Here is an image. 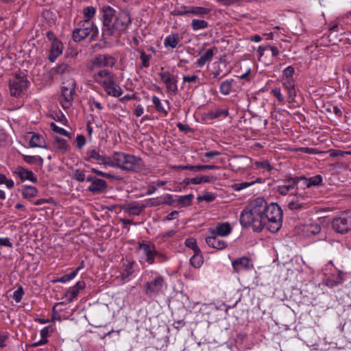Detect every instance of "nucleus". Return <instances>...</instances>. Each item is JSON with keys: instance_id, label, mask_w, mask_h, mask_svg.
<instances>
[{"instance_id": "1", "label": "nucleus", "mask_w": 351, "mask_h": 351, "mask_svg": "<svg viewBox=\"0 0 351 351\" xmlns=\"http://www.w3.org/2000/svg\"><path fill=\"white\" fill-rule=\"evenodd\" d=\"M265 199L257 197L249 202L240 215V223L245 228H252L254 231L260 232L265 226L264 212Z\"/></svg>"}, {"instance_id": "2", "label": "nucleus", "mask_w": 351, "mask_h": 351, "mask_svg": "<svg viewBox=\"0 0 351 351\" xmlns=\"http://www.w3.org/2000/svg\"><path fill=\"white\" fill-rule=\"evenodd\" d=\"M93 81L99 84L109 96L120 97L123 90L116 83L115 75L108 69H101L93 74Z\"/></svg>"}, {"instance_id": "3", "label": "nucleus", "mask_w": 351, "mask_h": 351, "mask_svg": "<svg viewBox=\"0 0 351 351\" xmlns=\"http://www.w3.org/2000/svg\"><path fill=\"white\" fill-rule=\"evenodd\" d=\"M282 210L276 203L267 204L265 201V224L273 233L278 232L282 225Z\"/></svg>"}, {"instance_id": "4", "label": "nucleus", "mask_w": 351, "mask_h": 351, "mask_svg": "<svg viewBox=\"0 0 351 351\" xmlns=\"http://www.w3.org/2000/svg\"><path fill=\"white\" fill-rule=\"evenodd\" d=\"M103 13V30L102 34L104 37L114 36L119 38L118 32L115 31L117 26L116 11L110 5H104L101 8Z\"/></svg>"}, {"instance_id": "5", "label": "nucleus", "mask_w": 351, "mask_h": 351, "mask_svg": "<svg viewBox=\"0 0 351 351\" xmlns=\"http://www.w3.org/2000/svg\"><path fill=\"white\" fill-rule=\"evenodd\" d=\"M114 160L117 168L127 171H138L143 165L140 158L123 152H115Z\"/></svg>"}, {"instance_id": "6", "label": "nucleus", "mask_w": 351, "mask_h": 351, "mask_svg": "<svg viewBox=\"0 0 351 351\" xmlns=\"http://www.w3.org/2000/svg\"><path fill=\"white\" fill-rule=\"evenodd\" d=\"M98 29L92 21H82L78 23V27L73 32V38L75 42H80L88 36L91 37L96 36Z\"/></svg>"}, {"instance_id": "7", "label": "nucleus", "mask_w": 351, "mask_h": 351, "mask_svg": "<svg viewBox=\"0 0 351 351\" xmlns=\"http://www.w3.org/2000/svg\"><path fill=\"white\" fill-rule=\"evenodd\" d=\"M29 82L27 80L26 75L23 74H16L10 80L9 86L12 96L21 97L23 90L29 86Z\"/></svg>"}, {"instance_id": "8", "label": "nucleus", "mask_w": 351, "mask_h": 351, "mask_svg": "<svg viewBox=\"0 0 351 351\" xmlns=\"http://www.w3.org/2000/svg\"><path fill=\"white\" fill-rule=\"evenodd\" d=\"M117 59L109 54H98L95 56L87 65V69L93 71L97 68L112 67L115 65Z\"/></svg>"}, {"instance_id": "9", "label": "nucleus", "mask_w": 351, "mask_h": 351, "mask_svg": "<svg viewBox=\"0 0 351 351\" xmlns=\"http://www.w3.org/2000/svg\"><path fill=\"white\" fill-rule=\"evenodd\" d=\"M75 93V82L73 80H69L63 83L62 86V97L60 101L64 109L69 108L73 104Z\"/></svg>"}, {"instance_id": "10", "label": "nucleus", "mask_w": 351, "mask_h": 351, "mask_svg": "<svg viewBox=\"0 0 351 351\" xmlns=\"http://www.w3.org/2000/svg\"><path fill=\"white\" fill-rule=\"evenodd\" d=\"M137 252L142 261L147 262L149 264L154 263V244L151 242L143 241L139 243Z\"/></svg>"}, {"instance_id": "11", "label": "nucleus", "mask_w": 351, "mask_h": 351, "mask_svg": "<svg viewBox=\"0 0 351 351\" xmlns=\"http://www.w3.org/2000/svg\"><path fill=\"white\" fill-rule=\"evenodd\" d=\"M117 26L115 31L118 32L119 37L121 34L126 32L128 27L131 25V16L128 12L121 10L116 14Z\"/></svg>"}, {"instance_id": "12", "label": "nucleus", "mask_w": 351, "mask_h": 351, "mask_svg": "<svg viewBox=\"0 0 351 351\" xmlns=\"http://www.w3.org/2000/svg\"><path fill=\"white\" fill-rule=\"evenodd\" d=\"M136 263L126 257L122 260V267L120 274L121 280L124 283L130 280L131 276L134 272Z\"/></svg>"}, {"instance_id": "13", "label": "nucleus", "mask_w": 351, "mask_h": 351, "mask_svg": "<svg viewBox=\"0 0 351 351\" xmlns=\"http://www.w3.org/2000/svg\"><path fill=\"white\" fill-rule=\"evenodd\" d=\"M210 235L208 236L205 241L208 247L217 250H222L227 247L228 243L226 241L223 240L221 237L213 234V232H209Z\"/></svg>"}, {"instance_id": "14", "label": "nucleus", "mask_w": 351, "mask_h": 351, "mask_svg": "<svg viewBox=\"0 0 351 351\" xmlns=\"http://www.w3.org/2000/svg\"><path fill=\"white\" fill-rule=\"evenodd\" d=\"M232 265L234 271L237 273L253 269V263L252 261L246 256L234 260L232 262Z\"/></svg>"}, {"instance_id": "15", "label": "nucleus", "mask_w": 351, "mask_h": 351, "mask_svg": "<svg viewBox=\"0 0 351 351\" xmlns=\"http://www.w3.org/2000/svg\"><path fill=\"white\" fill-rule=\"evenodd\" d=\"M320 226L317 223H309L299 227L298 233L304 237H311L319 233Z\"/></svg>"}, {"instance_id": "16", "label": "nucleus", "mask_w": 351, "mask_h": 351, "mask_svg": "<svg viewBox=\"0 0 351 351\" xmlns=\"http://www.w3.org/2000/svg\"><path fill=\"white\" fill-rule=\"evenodd\" d=\"M332 225L333 229L337 232L341 234L346 233L351 229V222L348 219L343 217L334 219Z\"/></svg>"}, {"instance_id": "17", "label": "nucleus", "mask_w": 351, "mask_h": 351, "mask_svg": "<svg viewBox=\"0 0 351 351\" xmlns=\"http://www.w3.org/2000/svg\"><path fill=\"white\" fill-rule=\"evenodd\" d=\"M210 12V9L204 7H200V6H193L189 8H186V7L184 8L182 10L178 11V14L180 16H184V15H195L198 16H204L207 14H208Z\"/></svg>"}, {"instance_id": "18", "label": "nucleus", "mask_w": 351, "mask_h": 351, "mask_svg": "<svg viewBox=\"0 0 351 351\" xmlns=\"http://www.w3.org/2000/svg\"><path fill=\"white\" fill-rule=\"evenodd\" d=\"M217 47H213L204 51L203 50L199 51V58L197 60L195 64L199 67H202L207 62H211L214 56V53L217 51Z\"/></svg>"}, {"instance_id": "19", "label": "nucleus", "mask_w": 351, "mask_h": 351, "mask_svg": "<svg viewBox=\"0 0 351 351\" xmlns=\"http://www.w3.org/2000/svg\"><path fill=\"white\" fill-rule=\"evenodd\" d=\"M13 173L17 175L22 182H24L25 180H29L34 183H36L38 182V179L36 176H34V173L23 167L18 166Z\"/></svg>"}, {"instance_id": "20", "label": "nucleus", "mask_w": 351, "mask_h": 351, "mask_svg": "<svg viewBox=\"0 0 351 351\" xmlns=\"http://www.w3.org/2000/svg\"><path fill=\"white\" fill-rule=\"evenodd\" d=\"M232 228L230 223L223 222L218 223L214 228H210L209 232H213V234L221 237H225L231 234Z\"/></svg>"}, {"instance_id": "21", "label": "nucleus", "mask_w": 351, "mask_h": 351, "mask_svg": "<svg viewBox=\"0 0 351 351\" xmlns=\"http://www.w3.org/2000/svg\"><path fill=\"white\" fill-rule=\"evenodd\" d=\"M177 170H191L195 171H201L206 169H215L218 167L214 165H176L172 167Z\"/></svg>"}, {"instance_id": "22", "label": "nucleus", "mask_w": 351, "mask_h": 351, "mask_svg": "<svg viewBox=\"0 0 351 351\" xmlns=\"http://www.w3.org/2000/svg\"><path fill=\"white\" fill-rule=\"evenodd\" d=\"M63 48V44L60 40L55 42L54 43H51L49 54L48 56L49 60L51 62H55L58 57H59L62 53Z\"/></svg>"}, {"instance_id": "23", "label": "nucleus", "mask_w": 351, "mask_h": 351, "mask_svg": "<svg viewBox=\"0 0 351 351\" xmlns=\"http://www.w3.org/2000/svg\"><path fill=\"white\" fill-rule=\"evenodd\" d=\"M86 284L84 281H78L73 287L69 288L66 293V298L69 302H71L79 294L80 290L84 289Z\"/></svg>"}, {"instance_id": "24", "label": "nucleus", "mask_w": 351, "mask_h": 351, "mask_svg": "<svg viewBox=\"0 0 351 351\" xmlns=\"http://www.w3.org/2000/svg\"><path fill=\"white\" fill-rule=\"evenodd\" d=\"M107 183L105 180L96 178L88 187V190L94 194H100L105 191Z\"/></svg>"}, {"instance_id": "25", "label": "nucleus", "mask_w": 351, "mask_h": 351, "mask_svg": "<svg viewBox=\"0 0 351 351\" xmlns=\"http://www.w3.org/2000/svg\"><path fill=\"white\" fill-rule=\"evenodd\" d=\"M164 46L165 48L175 49L180 47V37L178 33L170 34L164 39Z\"/></svg>"}, {"instance_id": "26", "label": "nucleus", "mask_w": 351, "mask_h": 351, "mask_svg": "<svg viewBox=\"0 0 351 351\" xmlns=\"http://www.w3.org/2000/svg\"><path fill=\"white\" fill-rule=\"evenodd\" d=\"M159 76L169 90L175 91L177 90L176 81L173 77L169 72L160 73Z\"/></svg>"}, {"instance_id": "27", "label": "nucleus", "mask_w": 351, "mask_h": 351, "mask_svg": "<svg viewBox=\"0 0 351 351\" xmlns=\"http://www.w3.org/2000/svg\"><path fill=\"white\" fill-rule=\"evenodd\" d=\"M295 188V182L293 178H287L283 184L277 186L276 191L280 195H286L289 193Z\"/></svg>"}, {"instance_id": "28", "label": "nucleus", "mask_w": 351, "mask_h": 351, "mask_svg": "<svg viewBox=\"0 0 351 351\" xmlns=\"http://www.w3.org/2000/svg\"><path fill=\"white\" fill-rule=\"evenodd\" d=\"M304 199V195L302 194H298L293 199L290 200L288 204V206L291 210H300L305 208L306 203L302 202Z\"/></svg>"}, {"instance_id": "29", "label": "nucleus", "mask_w": 351, "mask_h": 351, "mask_svg": "<svg viewBox=\"0 0 351 351\" xmlns=\"http://www.w3.org/2000/svg\"><path fill=\"white\" fill-rule=\"evenodd\" d=\"M234 81L232 79L226 80L222 82L219 86L220 93L223 95H228L234 90Z\"/></svg>"}, {"instance_id": "30", "label": "nucleus", "mask_w": 351, "mask_h": 351, "mask_svg": "<svg viewBox=\"0 0 351 351\" xmlns=\"http://www.w3.org/2000/svg\"><path fill=\"white\" fill-rule=\"evenodd\" d=\"M53 146L55 149L63 153L67 152L70 148L66 140L57 136L55 137Z\"/></svg>"}, {"instance_id": "31", "label": "nucleus", "mask_w": 351, "mask_h": 351, "mask_svg": "<svg viewBox=\"0 0 351 351\" xmlns=\"http://www.w3.org/2000/svg\"><path fill=\"white\" fill-rule=\"evenodd\" d=\"M21 193L23 198L29 199L37 195L38 190L34 186L24 185L22 186Z\"/></svg>"}, {"instance_id": "32", "label": "nucleus", "mask_w": 351, "mask_h": 351, "mask_svg": "<svg viewBox=\"0 0 351 351\" xmlns=\"http://www.w3.org/2000/svg\"><path fill=\"white\" fill-rule=\"evenodd\" d=\"M215 180L216 178L213 176H201L191 178L189 183L196 185L202 183H211Z\"/></svg>"}, {"instance_id": "33", "label": "nucleus", "mask_w": 351, "mask_h": 351, "mask_svg": "<svg viewBox=\"0 0 351 351\" xmlns=\"http://www.w3.org/2000/svg\"><path fill=\"white\" fill-rule=\"evenodd\" d=\"M102 156L95 149H88L86 153L85 160L90 162L96 161L99 164Z\"/></svg>"}, {"instance_id": "34", "label": "nucleus", "mask_w": 351, "mask_h": 351, "mask_svg": "<svg viewBox=\"0 0 351 351\" xmlns=\"http://www.w3.org/2000/svg\"><path fill=\"white\" fill-rule=\"evenodd\" d=\"M44 138L38 134H34L29 140L31 147H45Z\"/></svg>"}, {"instance_id": "35", "label": "nucleus", "mask_w": 351, "mask_h": 351, "mask_svg": "<svg viewBox=\"0 0 351 351\" xmlns=\"http://www.w3.org/2000/svg\"><path fill=\"white\" fill-rule=\"evenodd\" d=\"M23 160L29 165H36L42 167L43 165V158L40 156L22 155Z\"/></svg>"}, {"instance_id": "36", "label": "nucleus", "mask_w": 351, "mask_h": 351, "mask_svg": "<svg viewBox=\"0 0 351 351\" xmlns=\"http://www.w3.org/2000/svg\"><path fill=\"white\" fill-rule=\"evenodd\" d=\"M292 178L295 182V187H296L298 189H305L306 188H310L307 178L304 176H295Z\"/></svg>"}, {"instance_id": "37", "label": "nucleus", "mask_w": 351, "mask_h": 351, "mask_svg": "<svg viewBox=\"0 0 351 351\" xmlns=\"http://www.w3.org/2000/svg\"><path fill=\"white\" fill-rule=\"evenodd\" d=\"M191 28L193 31L206 29L208 23L205 20L194 19L191 21Z\"/></svg>"}, {"instance_id": "38", "label": "nucleus", "mask_w": 351, "mask_h": 351, "mask_svg": "<svg viewBox=\"0 0 351 351\" xmlns=\"http://www.w3.org/2000/svg\"><path fill=\"white\" fill-rule=\"evenodd\" d=\"M80 269V267H77L75 270L71 271V273L65 274L60 278H58L56 279L53 280L52 282H53V283H56V282L65 283L66 282H69V281L71 280L72 279H73L77 276Z\"/></svg>"}, {"instance_id": "39", "label": "nucleus", "mask_w": 351, "mask_h": 351, "mask_svg": "<svg viewBox=\"0 0 351 351\" xmlns=\"http://www.w3.org/2000/svg\"><path fill=\"white\" fill-rule=\"evenodd\" d=\"M190 263L193 267L195 268H199L203 264V257L201 254V251L195 252L194 254L190 259Z\"/></svg>"}, {"instance_id": "40", "label": "nucleus", "mask_w": 351, "mask_h": 351, "mask_svg": "<svg viewBox=\"0 0 351 351\" xmlns=\"http://www.w3.org/2000/svg\"><path fill=\"white\" fill-rule=\"evenodd\" d=\"M173 202V196L171 194H165L155 198V206L159 204L171 205Z\"/></svg>"}, {"instance_id": "41", "label": "nucleus", "mask_w": 351, "mask_h": 351, "mask_svg": "<svg viewBox=\"0 0 351 351\" xmlns=\"http://www.w3.org/2000/svg\"><path fill=\"white\" fill-rule=\"evenodd\" d=\"M114 158L115 153H114L111 157H106L105 156H102L99 165H102L105 167L109 166L112 167H117V162L114 160Z\"/></svg>"}, {"instance_id": "42", "label": "nucleus", "mask_w": 351, "mask_h": 351, "mask_svg": "<svg viewBox=\"0 0 351 351\" xmlns=\"http://www.w3.org/2000/svg\"><path fill=\"white\" fill-rule=\"evenodd\" d=\"M95 13L96 9L93 6H88L85 8L83 10V21H91V19L95 16Z\"/></svg>"}, {"instance_id": "43", "label": "nucleus", "mask_w": 351, "mask_h": 351, "mask_svg": "<svg viewBox=\"0 0 351 351\" xmlns=\"http://www.w3.org/2000/svg\"><path fill=\"white\" fill-rule=\"evenodd\" d=\"M193 195L192 194L179 196L178 199V204L182 206H188L191 204Z\"/></svg>"}, {"instance_id": "44", "label": "nucleus", "mask_w": 351, "mask_h": 351, "mask_svg": "<svg viewBox=\"0 0 351 351\" xmlns=\"http://www.w3.org/2000/svg\"><path fill=\"white\" fill-rule=\"evenodd\" d=\"M271 94H272L273 96L275 97L278 99V102L280 104L283 105L285 104V97L282 94L281 90L280 88L276 87V88H274L273 89H271Z\"/></svg>"}, {"instance_id": "45", "label": "nucleus", "mask_w": 351, "mask_h": 351, "mask_svg": "<svg viewBox=\"0 0 351 351\" xmlns=\"http://www.w3.org/2000/svg\"><path fill=\"white\" fill-rule=\"evenodd\" d=\"M254 165L256 169H263L267 171H271L274 169L268 160L256 161Z\"/></svg>"}, {"instance_id": "46", "label": "nucleus", "mask_w": 351, "mask_h": 351, "mask_svg": "<svg viewBox=\"0 0 351 351\" xmlns=\"http://www.w3.org/2000/svg\"><path fill=\"white\" fill-rule=\"evenodd\" d=\"M50 127L54 132L71 138V134L69 132L58 126L56 123H51Z\"/></svg>"}, {"instance_id": "47", "label": "nucleus", "mask_w": 351, "mask_h": 351, "mask_svg": "<svg viewBox=\"0 0 351 351\" xmlns=\"http://www.w3.org/2000/svg\"><path fill=\"white\" fill-rule=\"evenodd\" d=\"M309 182V187L311 186H319L322 184V177L320 175H317L311 178H308Z\"/></svg>"}, {"instance_id": "48", "label": "nucleus", "mask_w": 351, "mask_h": 351, "mask_svg": "<svg viewBox=\"0 0 351 351\" xmlns=\"http://www.w3.org/2000/svg\"><path fill=\"white\" fill-rule=\"evenodd\" d=\"M254 182H243L241 183H235L232 185V188L234 191H240L243 189H245L252 184H254Z\"/></svg>"}, {"instance_id": "49", "label": "nucleus", "mask_w": 351, "mask_h": 351, "mask_svg": "<svg viewBox=\"0 0 351 351\" xmlns=\"http://www.w3.org/2000/svg\"><path fill=\"white\" fill-rule=\"evenodd\" d=\"M184 243L186 247L193 250L194 252H199V250H200L197 245L196 240L193 238H189V239H186Z\"/></svg>"}, {"instance_id": "50", "label": "nucleus", "mask_w": 351, "mask_h": 351, "mask_svg": "<svg viewBox=\"0 0 351 351\" xmlns=\"http://www.w3.org/2000/svg\"><path fill=\"white\" fill-rule=\"evenodd\" d=\"M86 171L75 169L73 172V178L79 182H84L86 180Z\"/></svg>"}, {"instance_id": "51", "label": "nucleus", "mask_w": 351, "mask_h": 351, "mask_svg": "<svg viewBox=\"0 0 351 351\" xmlns=\"http://www.w3.org/2000/svg\"><path fill=\"white\" fill-rule=\"evenodd\" d=\"M24 295V291L21 286L14 292L12 298L16 302H20L22 300L23 295Z\"/></svg>"}, {"instance_id": "52", "label": "nucleus", "mask_w": 351, "mask_h": 351, "mask_svg": "<svg viewBox=\"0 0 351 351\" xmlns=\"http://www.w3.org/2000/svg\"><path fill=\"white\" fill-rule=\"evenodd\" d=\"M152 58V55H147L144 51L141 52L140 59L141 60V65L143 67H147L149 65V60Z\"/></svg>"}, {"instance_id": "53", "label": "nucleus", "mask_w": 351, "mask_h": 351, "mask_svg": "<svg viewBox=\"0 0 351 351\" xmlns=\"http://www.w3.org/2000/svg\"><path fill=\"white\" fill-rule=\"evenodd\" d=\"M219 155H220V153L218 152H215V151L208 152H206L204 154V156L205 157V158H202L201 161L202 162H208L209 161L208 160L209 158H211L213 157L217 156Z\"/></svg>"}, {"instance_id": "54", "label": "nucleus", "mask_w": 351, "mask_h": 351, "mask_svg": "<svg viewBox=\"0 0 351 351\" xmlns=\"http://www.w3.org/2000/svg\"><path fill=\"white\" fill-rule=\"evenodd\" d=\"M295 69L293 66H289L283 71V79H292Z\"/></svg>"}, {"instance_id": "55", "label": "nucleus", "mask_w": 351, "mask_h": 351, "mask_svg": "<svg viewBox=\"0 0 351 351\" xmlns=\"http://www.w3.org/2000/svg\"><path fill=\"white\" fill-rule=\"evenodd\" d=\"M9 333L6 331L0 330V348L6 346V341L8 339Z\"/></svg>"}, {"instance_id": "56", "label": "nucleus", "mask_w": 351, "mask_h": 351, "mask_svg": "<svg viewBox=\"0 0 351 351\" xmlns=\"http://www.w3.org/2000/svg\"><path fill=\"white\" fill-rule=\"evenodd\" d=\"M126 210L129 215H138L141 212V208L138 206H128Z\"/></svg>"}, {"instance_id": "57", "label": "nucleus", "mask_w": 351, "mask_h": 351, "mask_svg": "<svg viewBox=\"0 0 351 351\" xmlns=\"http://www.w3.org/2000/svg\"><path fill=\"white\" fill-rule=\"evenodd\" d=\"M201 200L206 201L207 202H211L215 199V195L212 193H205L201 197H199Z\"/></svg>"}, {"instance_id": "58", "label": "nucleus", "mask_w": 351, "mask_h": 351, "mask_svg": "<svg viewBox=\"0 0 351 351\" xmlns=\"http://www.w3.org/2000/svg\"><path fill=\"white\" fill-rule=\"evenodd\" d=\"M282 86L285 90L295 88L293 79H282Z\"/></svg>"}, {"instance_id": "59", "label": "nucleus", "mask_w": 351, "mask_h": 351, "mask_svg": "<svg viewBox=\"0 0 351 351\" xmlns=\"http://www.w3.org/2000/svg\"><path fill=\"white\" fill-rule=\"evenodd\" d=\"M155 291L162 290L163 287H166L165 283L163 282V280L161 277H157L155 278Z\"/></svg>"}, {"instance_id": "60", "label": "nucleus", "mask_w": 351, "mask_h": 351, "mask_svg": "<svg viewBox=\"0 0 351 351\" xmlns=\"http://www.w3.org/2000/svg\"><path fill=\"white\" fill-rule=\"evenodd\" d=\"M86 143L85 137L82 135H77L76 137V146L78 149H82Z\"/></svg>"}, {"instance_id": "61", "label": "nucleus", "mask_w": 351, "mask_h": 351, "mask_svg": "<svg viewBox=\"0 0 351 351\" xmlns=\"http://www.w3.org/2000/svg\"><path fill=\"white\" fill-rule=\"evenodd\" d=\"M91 171L96 173L97 176L106 178H114V175L108 173H105L101 171L97 170L95 168L91 169Z\"/></svg>"}, {"instance_id": "62", "label": "nucleus", "mask_w": 351, "mask_h": 351, "mask_svg": "<svg viewBox=\"0 0 351 351\" xmlns=\"http://www.w3.org/2000/svg\"><path fill=\"white\" fill-rule=\"evenodd\" d=\"M155 110L157 111L162 112L165 114H167L166 110L165 108L163 107L162 104H161L160 101L155 97Z\"/></svg>"}, {"instance_id": "63", "label": "nucleus", "mask_w": 351, "mask_h": 351, "mask_svg": "<svg viewBox=\"0 0 351 351\" xmlns=\"http://www.w3.org/2000/svg\"><path fill=\"white\" fill-rule=\"evenodd\" d=\"M288 95V102L292 103L295 100L296 96L295 88L286 90Z\"/></svg>"}, {"instance_id": "64", "label": "nucleus", "mask_w": 351, "mask_h": 351, "mask_svg": "<svg viewBox=\"0 0 351 351\" xmlns=\"http://www.w3.org/2000/svg\"><path fill=\"white\" fill-rule=\"evenodd\" d=\"M68 69H69V66L65 63L60 64L56 67V73H60V74L64 73L65 72H66L68 71Z\"/></svg>"}]
</instances>
